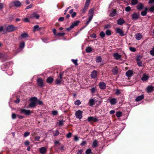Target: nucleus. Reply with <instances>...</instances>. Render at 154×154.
<instances>
[{"instance_id": "dca6fc26", "label": "nucleus", "mask_w": 154, "mask_h": 154, "mask_svg": "<svg viewBox=\"0 0 154 154\" xmlns=\"http://www.w3.org/2000/svg\"><path fill=\"white\" fill-rule=\"evenodd\" d=\"M154 87L152 86H149L146 88V90L148 93H150L153 91Z\"/></svg>"}, {"instance_id": "0e129e2a", "label": "nucleus", "mask_w": 154, "mask_h": 154, "mask_svg": "<svg viewBox=\"0 0 154 154\" xmlns=\"http://www.w3.org/2000/svg\"><path fill=\"white\" fill-rule=\"evenodd\" d=\"M17 117H18L20 119H22L24 118V117L23 116H21L19 115H17Z\"/></svg>"}, {"instance_id": "4d7b16f0", "label": "nucleus", "mask_w": 154, "mask_h": 154, "mask_svg": "<svg viewBox=\"0 0 154 154\" xmlns=\"http://www.w3.org/2000/svg\"><path fill=\"white\" fill-rule=\"evenodd\" d=\"M30 134V133L28 132H26L24 133V136L26 137L29 136Z\"/></svg>"}, {"instance_id": "de8ad7c7", "label": "nucleus", "mask_w": 154, "mask_h": 154, "mask_svg": "<svg viewBox=\"0 0 154 154\" xmlns=\"http://www.w3.org/2000/svg\"><path fill=\"white\" fill-rule=\"evenodd\" d=\"M72 61L75 65H78L77 63V60L72 59Z\"/></svg>"}, {"instance_id": "b1692460", "label": "nucleus", "mask_w": 154, "mask_h": 154, "mask_svg": "<svg viewBox=\"0 0 154 154\" xmlns=\"http://www.w3.org/2000/svg\"><path fill=\"white\" fill-rule=\"evenodd\" d=\"M53 80L54 79L52 77H50L47 78V82L48 83L51 84L53 82Z\"/></svg>"}, {"instance_id": "8fccbe9b", "label": "nucleus", "mask_w": 154, "mask_h": 154, "mask_svg": "<svg viewBox=\"0 0 154 154\" xmlns=\"http://www.w3.org/2000/svg\"><path fill=\"white\" fill-rule=\"evenodd\" d=\"M65 34L64 32L63 33H59L57 34V35L60 36H63Z\"/></svg>"}, {"instance_id": "6e6552de", "label": "nucleus", "mask_w": 154, "mask_h": 154, "mask_svg": "<svg viewBox=\"0 0 154 154\" xmlns=\"http://www.w3.org/2000/svg\"><path fill=\"white\" fill-rule=\"evenodd\" d=\"M15 27L12 25H9L7 26L6 30L7 32H10L15 30Z\"/></svg>"}, {"instance_id": "0eeeda50", "label": "nucleus", "mask_w": 154, "mask_h": 154, "mask_svg": "<svg viewBox=\"0 0 154 154\" xmlns=\"http://www.w3.org/2000/svg\"><path fill=\"white\" fill-rule=\"evenodd\" d=\"M21 3L19 1L11 2L10 4V7L15 6L18 7L20 6Z\"/></svg>"}, {"instance_id": "a18cd8bd", "label": "nucleus", "mask_w": 154, "mask_h": 154, "mask_svg": "<svg viewBox=\"0 0 154 154\" xmlns=\"http://www.w3.org/2000/svg\"><path fill=\"white\" fill-rule=\"evenodd\" d=\"M150 53L151 55L154 56V47L150 51Z\"/></svg>"}, {"instance_id": "680f3d73", "label": "nucleus", "mask_w": 154, "mask_h": 154, "mask_svg": "<svg viewBox=\"0 0 154 154\" xmlns=\"http://www.w3.org/2000/svg\"><path fill=\"white\" fill-rule=\"evenodd\" d=\"M83 151V149L79 150L78 151V152L77 153V154H82Z\"/></svg>"}, {"instance_id": "a211bd4d", "label": "nucleus", "mask_w": 154, "mask_h": 154, "mask_svg": "<svg viewBox=\"0 0 154 154\" xmlns=\"http://www.w3.org/2000/svg\"><path fill=\"white\" fill-rule=\"evenodd\" d=\"M91 75L93 78H96L97 76V72L95 70H94L92 72Z\"/></svg>"}, {"instance_id": "72a5a7b5", "label": "nucleus", "mask_w": 154, "mask_h": 154, "mask_svg": "<svg viewBox=\"0 0 154 154\" xmlns=\"http://www.w3.org/2000/svg\"><path fill=\"white\" fill-rule=\"evenodd\" d=\"M62 80L59 79H57L55 83L57 85H60V84Z\"/></svg>"}, {"instance_id": "13d9d810", "label": "nucleus", "mask_w": 154, "mask_h": 154, "mask_svg": "<svg viewBox=\"0 0 154 154\" xmlns=\"http://www.w3.org/2000/svg\"><path fill=\"white\" fill-rule=\"evenodd\" d=\"M17 117V115L15 113H13L12 115V118L13 119H15Z\"/></svg>"}, {"instance_id": "412c9836", "label": "nucleus", "mask_w": 154, "mask_h": 154, "mask_svg": "<svg viewBox=\"0 0 154 154\" xmlns=\"http://www.w3.org/2000/svg\"><path fill=\"white\" fill-rule=\"evenodd\" d=\"M110 102L111 105H114L117 103L116 99L115 98L111 99L110 100Z\"/></svg>"}, {"instance_id": "ea45409f", "label": "nucleus", "mask_w": 154, "mask_h": 154, "mask_svg": "<svg viewBox=\"0 0 154 154\" xmlns=\"http://www.w3.org/2000/svg\"><path fill=\"white\" fill-rule=\"evenodd\" d=\"M25 46V43L24 42H21L20 45V48L23 49Z\"/></svg>"}, {"instance_id": "e2e57ef3", "label": "nucleus", "mask_w": 154, "mask_h": 154, "mask_svg": "<svg viewBox=\"0 0 154 154\" xmlns=\"http://www.w3.org/2000/svg\"><path fill=\"white\" fill-rule=\"evenodd\" d=\"M72 135V134L71 133H68L66 136L67 137V138H69L71 137V136Z\"/></svg>"}, {"instance_id": "603ef678", "label": "nucleus", "mask_w": 154, "mask_h": 154, "mask_svg": "<svg viewBox=\"0 0 154 154\" xmlns=\"http://www.w3.org/2000/svg\"><path fill=\"white\" fill-rule=\"evenodd\" d=\"M52 114L54 116L57 115L58 114L57 111L56 110L53 111L52 112Z\"/></svg>"}, {"instance_id": "6e6d98bb", "label": "nucleus", "mask_w": 154, "mask_h": 154, "mask_svg": "<svg viewBox=\"0 0 154 154\" xmlns=\"http://www.w3.org/2000/svg\"><path fill=\"white\" fill-rule=\"evenodd\" d=\"M129 50L133 52H135L136 51V49L135 48L133 47H130Z\"/></svg>"}, {"instance_id": "7ed1b4c3", "label": "nucleus", "mask_w": 154, "mask_h": 154, "mask_svg": "<svg viewBox=\"0 0 154 154\" xmlns=\"http://www.w3.org/2000/svg\"><path fill=\"white\" fill-rule=\"evenodd\" d=\"M79 23L80 21L79 20H77L74 22L69 27L66 28V30L67 31H70L71 29L73 28L75 26H77Z\"/></svg>"}, {"instance_id": "052dcab7", "label": "nucleus", "mask_w": 154, "mask_h": 154, "mask_svg": "<svg viewBox=\"0 0 154 154\" xmlns=\"http://www.w3.org/2000/svg\"><path fill=\"white\" fill-rule=\"evenodd\" d=\"M131 10V8L129 6L127 7L126 8L125 10L126 11L128 12Z\"/></svg>"}, {"instance_id": "c9c22d12", "label": "nucleus", "mask_w": 154, "mask_h": 154, "mask_svg": "<svg viewBox=\"0 0 154 154\" xmlns=\"http://www.w3.org/2000/svg\"><path fill=\"white\" fill-rule=\"evenodd\" d=\"M122 114V112H117L116 113V116L118 117H120L121 116Z\"/></svg>"}, {"instance_id": "6ab92c4d", "label": "nucleus", "mask_w": 154, "mask_h": 154, "mask_svg": "<svg viewBox=\"0 0 154 154\" xmlns=\"http://www.w3.org/2000/svg\"><path fill=\"white\" fill-rule=\"evenodd\" d=\"M139 16V14L136 13L133 14L132 16V18L133 19H137Z\"/></svg>"}, {"instance_id": "69168bd1", "label": "nucleus", "mask_w": 154, "mask_h": 154, "mask_svg": "<svg viewBox=\"0 0 154 154\" xmlns=\"http://www.w3.org/2000/svg\"><path fill=\"white\" fill-rule=\"evenodd\" d=\"M40 137L39 136H36L35 138V140L36 141H38L39 140Z\"/></svg>"}, {"instance_id": "1a4fd4ad", "label": "nucleus", "mask_w": 154, "mask_h": 154, "mask_svg": "<svg viewBox=\"0 0 154 154\" xmlns=\"http://www.w3.org/2000/svg\"><path fill=\"white\" fill-rule=\"evenodd\" d=\"M39 15L37 14L36 13L34 12L31 15L29 16V18L31 19L36 18L37 19H39Z\"/></svg>"}, {"instance_id": "f704fd0d", "label": "nucleus", "mask_w": 154, "mask_h": 154, "mask_svg": "<svg viewBox=\"0 0 154 154\" xmlns=\"http://www.w3.org/2000/svg\"><path fill=\"white\" fill-rule=\"evenodd\" d=\"M21 36L23 38H24L27 37L28 36V35L26 33L24 32L21 35Z\"/></svg>"}, {"instance_id": "f3484780", "label": "nucleus", "mask_w": 154, "mask_h": 154, "mask_svg": "<svg viewBox=\"0 0 154 154\" xmlns=\"http://www.w3.org/2000/svg\"><path fill=\"white\" fill-rule=\"evenodd\" d=\"M125 23V20L122 18H120L117 20V24L119 25H122Z\"/></svg>"}, {"instance_id": "9d476101", "label": "nucleus", "mask_w": 154, "mask_h": 154, "mask_svg": "<svg viewBox=\"0 0 154 154\" xmlns=\"http://www.w3.org/2000/svg\"><path fill=\"white\" fill-rule=\"evenodd\" d=\"M37 84L38 85L41 87L44 86L43 81L41 78H39L37 80Z\"/></svg>"}, {"instance_id": "79ce46f5", "label": "nucleus", "mask_w": 154, "mask_h": 154, "mask_svg": "<svg viewBox=\"0 0 154 154\" xmlns=\"http://www.w3.org/2000/svg\"><path fill=\"white\" fill-rule=\"evenodd\" d=\"M97 142L95 140L94 141L92 144V146L94 147H95L97 146Z\"/></svg>"}, {"instance_id": "49530a36", "label": "nucleus", "mask_w": 154, "mask_h": 154, "mask_svg": "<svg viewBox=\"0 0 154 154\" xmlns=\"http://www.w3.org/2000/svg\"><path fill=\"white\" fill-rule=\"evenodd\" d=\"M149 10L150 12H154V5L149 8Z\"/></svg>"}, {"instance_id": "bf43d9fd", "label": "nucleus", "mask_w": 154, "mask_h": 154, "mask_svg": "<svg viewBox=\"0 0 154 154\" xmlns=\"http://www.w3.org/2000/svg\"><path fill=\"white\" fill-rule=\"evenodd\" d=\"M96 90V88H92L91 89V93L92 94H93L95 93V91Z\"/></svg>"}, {"instance_id": "39448f33", "label": "nucleus", "mask_w": 154, "mask_h": 154, "mask_svg": "<svg viewBox=\"0 0 154 154\" xmlns=\"http://www.w3.org/2000/svg\"><path fill=\"white\" fill-rule=\"evenodd\" d=\"M116 32L119 34V35L123 36L125 35L124 32L122 29L119 28L117 27L115 29Z\"/></svg>"}, {"instance_id": "58836bf2", "label": "nucleus", "mask_w": 154, "mask_h": 154, "mask_svg": "<svg viewBox=\"0 0 154 154\" xmlns=\"http://www.w3.org/2000/svg\"><path fill=\"white\" fill-rule=\"evenodd\" d=\"M138 2L137 0H132L131 3L132 5H136Z\"/></svg>"}, {"instance_id": "a19ab883", "label": "nucleus", "mask_w": 154, "mask_h": 154, "mask_svg": "<svg viewBox=\"0 0 154 154\" xmlns=\"http://www.w3.org/2000/svg\"><path fill=\"white\" fill-rule=\"evenodd\" d=\"M64 121L63 120H61L59 121L58 122V125L59 126H62L63 125Z\"/></svg>"}, {"instance_id": "09e8293b", "label": "nucleus", "mask_w": 154, "mask_h": 154, "mask_svg": "<svg viewBox=\"0 0 154 154\" xmlns=\"http://www.w3.org/2000/svg\"><path fill=\"white\" fill-rule=\"evenodd\" d=\"M100 35L102 38H103L105 36L104 32L103 31L101 32L100 33Z\"/></svg>"}, {"instance_id": "3c124183", "label": "nucleus", "mask_w": 154, "mask_h": 154, "mask_svg": "<svg viewBox=\"0 0 154 154\" xmlns=\"http://www.w3.org/2000/svg\"><path fill=\"white\" fill-rule=\"evenodd\" d=\"M43 104V102L42 101H41L39 100H38V99H37V104H39L40 105H42Z\"/></svg>"}, {"instance_id": "cd10ccee", "label": "nucleus", "mask_w": 154, "mask_h": 154, "mask_svg": "<svg viewBox=\"0 0 154 154\" xmlns=\"http://www.w3.org/2000/svg\"><path fill=\"white\" fill-rule=\"evenodd\" d=\"M143 5L141 3H140L137 5V7L138 10H140L143 8Z\"/></svg>"}, {"instance_id": "2f4dec72", "label": "nucleus", "mask_w": 154, "mask_h": 154, "mask_svg": "<svg viewBox=\"0 0 154 154\" xmlns=\"http://www.w3.org/2000/svg\"><path fill=\"white\" fill-rule=\"evenodd\" d=\"M102 59L100 56L97 57L96 59V61L97 63H100L101 62Z\"/></svg>"}, {"instance_id": "774afa93", "label": "nucleus", "mask_w": 154, "mask_h": 154, "mask_svg": "<svg viewBox=\"0 0 154 154\" xmlns=\"http://www.w3.org/2000/svg\"><path fill=\"white\" fill-rule=\"evenodd\" d=\"M71 14H72V15H71L72 17H74L76 15V13L75 12H74Z\"/></svg>"}, {"instance_id": "9b49d317", "label": "nucleus", "mask_w": 154, "mask_h": 154, "mask_svg": "<svg viewBox=\"0 0 154 154\" xmlns=\"http://www.w3.org/2000/svg\"><path fill=\"white\" fill-rule=\"evenodd\" d=\"M87 120L89 122H95L98 121L96 117L92 116L88 117Z\"/></svg>"}, {"instance_id": "4c0bfd02", "label": "nucleus", "mask_w": 154, "mask_h": 154, "mask_svg": "<svg viewBox=\"0 0 154 154\" xmlns=\"http://www.w3.org/2000/svg\"><path fill=\"white\" fill-rule=\"evenodd\" d=\"M92 51V49L90 47H88L86 49V52L88 53H89L91 52Z\"/></svg>"}, {"instance_id": "423d86ee", "label": "nucleus", "mask_w": 154, "mask_h": 154, "mask_svg": "<svg viewBox=\"0 0 154 154\" xmlns=\"http://www.w3.org/2000/svg\"><path fill=\"white\" fill-rule=\"evenodd\" d=\"M82 111L80 110H78L75 112V115L76 118L80 119L82 118Z\"/></svg>"}, {"instance_id": "ddd939ff", "label": "nucleus", "mask_w": 154, "mask_h": 154, "mask_svg": "<svg viewBox=\"0 0 154 154\" xmlns=\"http://www.w3.org/2000/svg\"><path fill=\"white\" fill-rule=\"evenodd\" d=\"M99 85L100 89H105L106 87V84L103 82H100Z\"/></svg>"}, {"instance_id": "473e14b6", "label": "nucleus", "mask_w": 154, "mask_h": 154, "mask_svg": "<svg viewBox=\"0 0 154 154\" xmlns=\"http://www.w3.org/2000/svg\"><path fill=\"white\" fill-rule=\"evenodd\" d=\"M92 18H93V17H92V16H89V20L88 21H87L86 22V23H85L86 26H87L89 23L90 22L91 20H92Z\"/></svg>"}, {"instance_id": "f257e3e1", "label": "nucleus", "mask_w": 154, "mask_h": 154, "mask_svg": "<svg viewBox=\"0 0 154 154\" xmlns=\"http://www.w3.org/2000/svg\"><path fill=\"white\" fill-rule=\"evenodd\" d=\"M30 102L28 105V107L33 108L35 107L37 103V98L35 97H32L30 99Z\"/></svg>"}, {"instance_id": "4468645a", "label": "nucleus", "mask_w": 154, "mask_h": 154, "mask_svg": "<svg viewBox=\"0 0 154 154\" xmlns=\"http://www.w3.org/2000/svg\"><path fill=\"white\" fill-rule=\"evenodd\" d=\"M113 56L115 59L117 60L120 59L121 57V55L117 53L113 54Z\"/></svg>"}, {"instance_id": "864d4df0", "label": "nucleus", "mask_w": 154, "mask_h": 154, "mask_svg": "<svg viewBox=\"0 0 154 154\" xmlns=\"http://www.w3.org/2000/svg\"><path fill=\"white\" fill-rule=\"evenodd\" d=\"M59 134V132L58 130H56L54 133V135L56 136L58 135Z\"/></svg>"}, {"instance_id": "5701e85b", "label": "nucleus", "mask_w": 154, "mask_h": 154, "mask_svg": "<svg viewBox=\"0 0 154 154\" xmlns=\"http://www.w3.org/2000/svg\"><path fill=\"white\" fill-rule=\"evenodd\" d=\"M144 96L141 95L137 97L136 99V101L137 102L140 101L143 98Z\"/></svg>"}, {"instance_id": "c85d7f7f", "label": "nucleus", "mask_w": 154, "mask_h": 154, "mask_svg": "<svg viewBox=\"0 0 154 154\" xmlns=\"http://www.w3.org/2000/svg\"><path fill=\"white\" fill-rule=\"evenodd\" d=\"M112 71L114 74H116L118 73V70L117 68L116 67L112 69Z\"/></svg>"}, {"instance_id": "a878e982", "label": "nucleus", "mask_w": 154, "mask_h": 154, "mask_svg": "<svg viewBox=\"0 0 154 154\" xmlns=\"http://www.w3.org/2000/svg\"><path fill=\"white\" fill-rule=\"evenodd\" d=\"M89 105L90 106H92L94 104V100L93 99H91L89 102Z\"/></svg>"}, {"instance_id": "f03ea898", "label": "nucleus", "mask_w": 154, "mask_h": 154, "mask_svg": "<svg viewBox=\"0 0 154 154\" xmlns=\"http://www.w3.org/2000/svg\"><path fill=\"white\" fill-rule=\"evenodd\" d=\"M91 0H86L84 7L81 10L82 14L85 13L89 6Z\"/></svg>"}, {"instance_id": "20e7f679", "label": "nucleus", "mask_w": 154, "mask_h": 154, "mask_svg": "<svg viewBox=\"0 0 154 154\" xmlns=\"http://www.w3.org/2000/svg\"><path fill=\"white\" fill-rule=\"evenodd\" d=\"M21 113L24 114L26 115H30L31 112L30 110H26L25 109H21L20 110Z\"/></svg>"}, {"instance_id": "5fc2aeb1", "label": "nucleus", "mask_w": 154, "mask_h": 154, "mask_svg": "<svg viewBox=\"0 0 154 154\" xmlns=\"http://www.w3.org/2000/svg\"><path fill=\"white\" fill-rule=\"evenodd\" d=\"M86 154H90L91 153V150L90 149H87L85 152Z\"/></svg>"}, {"instance_id": "393cba45", "label": "nucleus", "mask_w": 154, "mask_h": 154, "mask_svg": "<svg viewBox=\"0 0 154 154\" xmlns=\"http://www.w3.org/2000/svg\"><path fill=\"white\" fill-rule=\"evenodd\" d=\"M136 61L137 65L139 66H142V62L141 60H140V59L139 58H137Z\"/></svg>"}, {"instance_id": "338daca9", "label": "nucleus", "mask_w": 154, "mask_h": 154, "mask_svg": "<svg viewBox=\"0 0 154 154\" xmlns=\"http://www.w3.org/2000/svg\"><path fill=\"white\" fill-rule=\"evenodd\" d=\"M86 143V141H83L80 144L81 146H84Z\"/></svg>"}, {"instance_id": "c03bdc74", "label": "nucleus", "mask_w": 154, "mask_h": 154, "mask_svg": "<svg viewBox=\"0 0 154 154\" xmlns=\"http://www.w3.org/2000/svg\"><path fill=\"white\" fill-rule=\"evenodd\" d=\"M81 102L79 100H77L75 102V105L79 106L81 104Z\"/></svg>"}, {"instance_id": "e433bc0d", "label": "nucleus", "mask_w": 154, "mask_h": 154, "mask_svg": "<svg viewBox=\"0 0 154 154\" xmlns=\"http://www.w3.org/2000/svg\"><path fill=\"white\" fill-rule=\"evenodd\" d=\"M116 14V12L115 10H114L111 13L109 14V15L111 17H114L115 15Z\"/></svg>"}, {"instance_id": "f8f14e48", "label": "nucleus", "mask_w": 154, "mask_h": 154, "mask_svg": "<svg viewBox=\"0 0 154 154\" xmlns=\"http://www.w3.org/2000/svg\"><path fill=\"white\" fill-rule=\"evenodd\" d=\"M39 151L41 154H45L47 151V149L45 147H41L39 149Z\"/></svg>"}, {"instance_id": "2eb2a0df", "label": "nucleus", "mask_w": 154, "mask_h": 154, "mask_svg": "<svg viewBox=\"0 0 154 154\" xmlns=\"http://www.w3.org/2000/svg\"><path fill=\"white\" fill-rule=\"evenodd\" d=\"M133 74V72L131 70H129L126 73V75L128 77H131Z\"/></svg>"}, {"instance_id": "bb28decb", "label": "nucleus", "mask_w": 154, "mask_h": 154, "mask_svg": "<svg viewBox=\"0 0 154 154\" xmlns=\"http://www.w3.org/2000/svg\"><path fill=\"white\" fill-rule=\"evenodd\" d=\"M147 8H145V10L141 12V14L142 16H145L147 14Z\"/></svg>"}, {"instance_id": "37998d69", "label": "nucleus", "mask_w": 154, "mask_h": 154, "mask_svg": "<svg viewBox=\"0 0 154 154\" xmlns=\"http://www.w3.org/2000/svg\"><path fill=\"white\" fill-rule=\"evenodd\" d=\"M106 34L107 35H109L111 34V31L109 29L107 30L106 32Z\"/></svg>"}, {"instance_id": "7c9ffc66", "label": "nucleus", "mask_w": 154, "mask_h": 154, "mask_svg": "<svg viewBox=\"0 0 154 154\" xmlns=\"http://www.w3.org/2000/svg\"><path fill=\"white\" fill-rule=\"evenodd\" d=\"M41 29V28L39 27L38 26L36 25L34 26L33 27V31L35 32L36 31H38L40 29Z\"/></svg>"}, {"instance_id": "4be33fe9", "label": "nucleus", "mask_w": 154, "mask_h": 154, "mask_svg": "<svg viewBox=\"0 0 154 154\" xmlns=\"http://www.w3.org/2000/svg\"><path fill=\"white\" fill-rule=\"evenodd\" d=\"M149 78L148 76L147 75L144 74L141 78V79L143 81H146L148 80Z\"/></svg>"}, {"instance_id": "aec40b11", "label": "nucleus", "mask_w": 154, "mask_h": 154, "mask_svg": "<svg viewBox=\"0 0 154 154\" xmlns=\"http://www.w3.org/2000/svg\"><path fill=\"white\" fill-rule=\"evenodd\" d=\"M135 36L136 38L138 40L141 39L143 37L142 35L140 33H137L136 34Z\"/></svg>"}, {"instance_id": "c756f323", "label": "nucleus", "mask_w": 154, "mask_h": 154, "mask_svg": "<svg viewBox=\"0 0 154 154\" xmlns=\"http://www.w3.org/2000/svg\"><path fill=\"white\" fill-rule=\"evenodd\" d=\"M94 9H91L89 10V14L90 15L89 16H92V17L93 16L94 14Z\"/></svg>"}]
</instances>
